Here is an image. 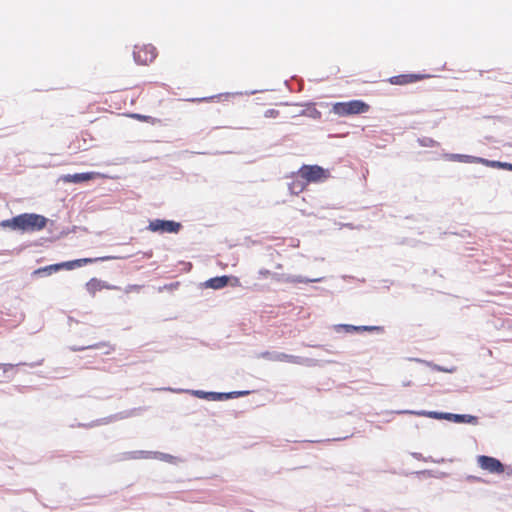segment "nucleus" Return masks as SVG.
<instances>
[{
	"instance_id": "obj_1",
	"label": "nucleus",
	"mask_w": 512,
	"mask_h": 512,
	"mask_svg": "<svg viewBox=\"0 0 512 512\" xmlns=\"http://www.w3.org/2000/svg\"><path fill=\"white\" fill-rule=\"evenodd\" d=\"M47 218L35 213H23L12 219L3 220L0 226L21 232H35L44 229L47 225Z\"/></svg>"
},
{
	"instance_id": "obj_2",
	"label": "nucleus",
	"mask_w": 512,
	"mask_h": 512,
	"mask_svg": "<svg viewBox=\"0 0 512 512\" xmlns=\"http://www.w3.org/2000/svg\"><path fill=\"white\" fill-rule=\"evenodd\" d=\"M331 110L339 117H347L367 113L370 110V105L362 100H351L336 102L332 105Z\"/></svg>"
},
{
	"instance_id": "obj_3",
	"label": "nucleus",
	"mask_w": 512,
	"mask_h": 512,
	"mask_svg": "<svg viewBox=\"0 0 512 512\" xmlns=\"http://www.w3.org/2000/svg\"><path fill=\"white\" fill-rule=\"evenodd\" d=\"M298 176L303 178L307 185L311 182H321L328 178V172L318 165H303L298 170Z\"/></svg>"
},
{
	"instance_id": "obj_4",
	"label": "nucleus",
	"mask_w": 512,
	"mask_h": 512,
	"mask_svg": "<svg viewBox=\"0 0 512 512\" xmlns=\"http://www.w3.org/2000/svg\"><path fill=\"white\" fill-rule=\"evenodd\" d=\"M133 57L138 64L148 65L156 59L157 49L152 44H136Z\"/></svg>"
},
{
	"instance_id": "obj_5",
	"label": "nucleus",
	"mask_w": 512,
	"mask_h": 512,
	"mask_svg": "<svg viewBox=\"0 0 512 512\" xmlns=\"http://www.w3.org/2000/svg\"><path fill=\"white\" fill-rule=\"evenodd\" d=\"M419 415L427 416L429 418L433 419H445L454 421L457 423H472L476 421V417L472 415H465V414H452V413H442V412H436V411H430V412H421L418 413Z\"/></svg>"
},
{
	"instance_id": "obj_6",
	"label": "nucleus",
	"mask_w": 512,
	"mask_h": 512,
	"mask_svg": "<svg viewBox=\"0 0 512 512\" xmlns=\"http://www.w3.org/2000/svg\"><path fill=\"white\" fill-rule=\"evenodd\" d=\"M148 229L159 233H178L181 229V224L172 220L154 219L149 222Z\"/></svg>"
},
{
	"instance_id": "obj_7",
	"label": "nucleus",
	"mask_w": 512,
	"mask_h": 512,
	"mask_svg": "<svg viewBox=\"0 0 512 512\" xmlns=\"http://www.w3.org/2000/svg\"><path fill=\"white\" fill-rule=\"evenodd\" d=\"M479 467L493 474H502L505 471L504 465L496 458L480 455L477 458Z\"/></svg>"
},
{
	"instance_id": "obj_8",
	"label": "nucleus",
	"mask_w": 512,
	"mask_h": 512,
	"mask_svg": "<svg viewBox=\"0 0 512 512\" xmlns=\"http://www.w3.org/2000/svg\"><path fill=\"white\" fill-rule=\"evenodd\" d=\"M423 78L424 76L420 74H401L389 78V83L393 85H407L420 81Z\"/></svg>"
},
{
	"instance_id": "obj_9",
	"label": "nucleus",
	"mask_w": 512,
	"mask_h": 512,
	"mask_svg": "<svg viewBox=\"0 0 512 512\" xmlns=\"http://www.w3.org/2000/svg\"><path fill=\"white\" fill-rule=\"evenodd\" d=\"M98 174L94 172L68 174L63 176V181L67 183H80L94 179Z\"/></svg>"
},
{
	"instance_id": "obj_10",
	"label": "nucleus",
	"mask_w": 512,
	"mask_h": 512,
	"mask_svg": "<svg viewBox=\"0 0 512 512\" xmlns=\"http://www.w3.org/2000/svg\"><path fill=\"white\" fill-rule=\"evenodd\" d=\"M307 187V183L305 180L298 176V172L293 177V180L289 183V191L294 194L298 195L301 192H303Z\"/></svg>"
},
{
	"instance_id": "obj_11",
	"label": "nucleus",
	"mask_w": 512,
	"mask_h": 512,
	"mask_svg": "<svg viewBox=\"0 0 512 512\" xmlns=\"http://www.w3.org/2000/svg\"><path fill=\"white\" fill-rule=\"evenodd\" d=\"M447 159L451 160V161H458V162H464V163H475V162H481V163H485V164L489 163L488 161H486L482 158H477L474 156L464 155V154H449L447 156Z\"/></svg>"
},
{
	"instance_id": "obj_12",
	"label": "nucleus",
	"mask_w": 512,
	"mask_h": 512,
	"mask_svg": "<svg viewBox=\"0 0 512 512\" xmlns=\"http://www.w3.org/2000/svg\"><path fill=\"white\" fill-rule=\"evenodd\" d=\"M94 261H95V259H92V258H82V259L59 263V266H63V268L71 270V269H74L75 267H81L85 264L92 263Z\"/></svg>"
},
{
	"instance_id": "obj_13",
	"label": "nucleus",
	"mask_w": 512,
	"mask_h": 512,
	"mask_svg": "<svg viewBox=\"0 0 512 512\" xmlns=\"http://www.w3.org/2000/svg\"><path fill=\"white\" fill-rule=\"evenodd\" d=\"M229 277L227 276H221V277H214L208 280L207 284L209 287L213 289H221L225 287L228 284Z\"/></svg>"
},
{
	"instance_id": "obj_14",
	"label": "nucleus",
	"mask_w": 512,
	"mask_h": 512,
	"mask_svg": "<svg viewBox=\"0 0 512 512\" xmlns=\"http://www.w3.org/2000/svg\"><path fill=\"white\" fill-rule=\"evenodd\" d=\"M273 359L276 361H280V362H289V363H294V364L300 363L299 357L294 356V355H289L286 353H278L274 356Z\"/></svg>"
},
{
	"instance_id": "obj_15",
	"label": "nucleus",
	"mask_w": 512,
	"mask_h": 512,
	"mask_svg": "<svg viewBox=\"0 0 512 512\" xmlns=\"http://www.w3.org/2000/svg\"><path fill=\"white\" fill-rule=\"evenodd\" d=\"M60 269H63V266H59V263H58V264L49 265V266H46V267H43V268H39V269L34 271V274L40 275V274L45 273V272L52 273V272H56V271H58Z\"/></svg>"
},
{
	"instance_id": "obj_16",
	"label": "nucleus",
	"mask_w": 512,
	"mask_h": 512,
	"mask_svg": "<svg viewBox=\"0 0 512 512\" xmlns=\"http://www.w3.org/2000/svg\"><path fill=\"white\" fill-rule=\"evenodd\" d=\"M196 394L200 397H207V396H211L213 400H220L223 398L224 394H221V393H205V392H202V391H197Z\"/></svg>"
},
{
	"instance_id": "obj_17",
	"label": "nucleus",
	"mask_w": 512,
	"mask_h": 512,
	"mask_svg": "<svg viewBox=\"0 0 512 512\" xmlns=\"http://www.w3.org/2000/svg\"><path fill=\"white\" fill-rule=\"evenodd\" d=\"M490 164H491L492 167H501V168H504L506 170L512 171V164L511 163H502V162L493 161Z\"/></svg>"
},
{
	"instance_id": "obj_18",
	"label": "nucleus",
	"mask_w": 512,
	"mask_h": 512,
	"mask_svg": "<svg viewBox=\"0 0 512 512\" xmlns=\"http://www.w3.org/2000/svg\"><path fill=\"white\" fill-rule=\"evenodd\" d=\"M130 117L133 119L139 120V121H143V122H148L151 119L150 116L141 115V114H137V113L131 114Z\"/></svg>"
},
{
	"instance_id": "obj_19",
	"label": "nucleus",
	"mask_w": 512,
	"mask_h": 512,
	"mask_svg": "<svg viewBox=\"0 0 512 512\" xmlns=\"http://www.w3.org/2000/svg\"><path fill=\"white\" fill-rule=\"evenodd\" d=\"M279 115V111L278 110H275V109H268L265 111V114L264 116L267 117V118H271V117H277Z\"/></svg>"
},
{
	"instance_id": "obj_20",
	"label": "nucleus",
	"mask_w": 512,
	"mask_h": 512,
	"mask_svg": "<svg viewBox=\"0 0 512 512\" xmlns=\"http://www.w3.org/2000/svg\"><path fill=\"white\" fill-rule=\"evenodd\" d=\"M12 364H0V369H2L4 372H7L8 370L12 369Z\"/></svg>"
},
{
	"instance_id": "obj_21",
	"label": "nucleus",
	"mask_w": 512,
	"mask_h": 512,
	"mask_svg": "<svg viewBox=\"0 0 512 512\" xmlns=\"http://www.w3.org/2000/svg\"><path fill=\"white\" fill-rule=\"evenodd\" d=\"M435 368H436V370H438V371L448 372V373H452V372H454V371H455V369H454V368H453V369H445V368H441V367H439V366H435Z\"/></svg>"
},
{
	"instance_id": "obj_22",
	"label": "nucleus",
	"mask_w": 512,
	"mask_h": 512,
	"mask_svg": "<svg viewBox=\"0 0 512 512\" xmlns=\"http://www.w3.org/2000/svg\"><path fill=\"white\" fill-rule=\"evenodd\" d=\"M352 328L354 330H361V329H363V330H373L374 329V327H368V326H364V327H354L353 326Z\"/></svg>"
},
{
	"instance_id": "obj_23",
	"label": "nucleus",
	"mask_w": 512,
	"mask_h": 512,
	"mask_svg": "<svg viewBox=\"0 0 512 512\" xmlns=\"http://www.w3.org/2000/svg\"><path fill=\"white\" fill-rule=\"evenodd\" d=\"M100 260H108V259H111V257H102V258H99Z\"/></svg>"
},
{
	"instance_id": "obj_24",
	"label": "nucleus",
	"mask_w": 512,
	"mask_h": 512,
	"mask_svg": "<svg viewBox=\"0 0 512 512\" xmlns=\"http://www.w3.org/2000/svg\"><path fill=\"white\" fill-rule=\"evenodd\" d=\"M201 100H202V99H200V98H197V99H196L195 101H201Z\"/></svg>"
}]
</instances>
